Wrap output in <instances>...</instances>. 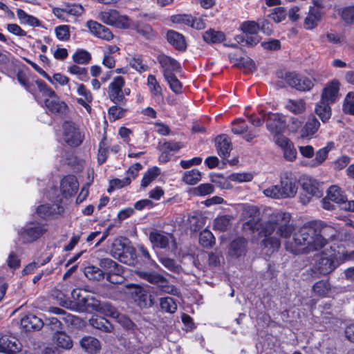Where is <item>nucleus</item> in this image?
I'll list each match as a JSON object with an SVG mask.
<instances>
[{"label": "nucleus", "instance_id": "19", "mask_svg": "<svg viewBox=\"0 0 354 354\" xmlns=\"http://www.w3.org/2000/svg\"><path fill=\"white\" fill-rule=\"evenodd\" d=\"M323 12L319 7H311L309 10L307 17L304 19V27L308 30L315 28L321 21Z\"/></svg>", "mask_w": 354, "mask_h": 354}, {"label": "nucleus", "instance_id": "48", "mask_svg": "<svg viewBox=\"0 0 354 354\" xmlns=\"http://www.w3.org/2000/svg\"><path fill=\"white\" fill-rule=\"evenodd\" d=\"M313 289L317 295L325 297L330 290V284L328 281L321 280L315 283Z\"/></svg>", "mask_w": 354, "mask_h": 354}, {"label": "nucleus", "instance_id": "38", "mask_svg": "<svg viewBox=\"0 0 354 354\" xmlns=\"http://www.w3.org/2000/svg\"><path fill=\"white\" fill-rule=\"evenodd\" d=\"M59 212V207L57 204L43 205L37 209V214L41 218H47Z\"/></svg>", "mask_w": 354, "mask_h": 354}, {"label": "nucleus", "instance_id": "60", "mask_svg": "<svg viewBox=\"0 0 354 354\" xmlns=\"http://www.w3.org/2000/svg\"><path fill=\"white\" fill-rule=\"evenodd\" d=\"M55 32L59 40L67 41L70 38L69 26L67 25L57 26L55 29Z\"/></svg>", "mask_w": 354, "mask_h": 354}, {"label": "nucleus", "instance_id": "16", "mask_svg": "<svg viewBox=\"0 0 354 354\" xmlns=\"http://www.w3.org/2000/svg\"><path fill=\"white\" fill-rule=\"evenodd\" d=\"M87 27L93 35L100 39L109 41L113 37V35L109 28L97 21H88L87 22Z\"/></svg>", "mask_w": 354, "mask_h": 354}, {"label": "nucleus", "instance_id": "57", "mask_svg": "<svg viewBox=\"0 0 354 354\" xmlns=\"http://www.w3.org/2000/svg\"><path fill=\"white\" fill-rule=\"evenodd\" d=\"M160 261L166 268L171 272L179 273L181 270V267L172 259L162 257L160 259Z\"/></svg>", "mask_w": 354, "mask_h": 354}, {"label": "nucleus", "instance_id": "30", "mask_svg": "<svg viewBox=\"0 0 354 354\" xmlns=\"http://www.w3.org/2000/svg\"><path fill=\"white\" fill-rule=\"evenodd\" d=\"M246 240L243 238L234 239L230 244L229 254L232 257H239L245 252Z\"/></svg>", "mask_w": 354, "mask_h": 354}, {"label": "nucleus", "instance_id": "42", "mask_svg": "<svg viewBox=\"0 0 354 354\" xmlns=\"http://www.w3.org/2000/svg\"><path fill=\"white\" fill-rule=\"evenodd\" d=\"M160 173V171L157 167H153L148 169L142 178L141 187H147L149 186V184L158 176Z\"/></svg>", "mask_w": 354, "mask_h": 354}, {"label": "nucleus", "instance_id": "41", "mask_svg": "<svg viewBox=\"0 0 354 354\" xmlns=\"http://www.w3.org/2000/svg\"><path fill=\"white\" fill-rule=\"evenodd\" d=\"M231 225V216L227 215L220 216L214 221V230L221 232L226 231Z\"/></svg>", "mask_w": 354, "mask_h": 354}, {"label": "nucleus", "instance_id": "31", "mask_svg": "<svg viewBox=\"0 0 354 354\" xmlns=\"http://www.w3.org/2000/svg\"><path fill=\"white\" fill-rule=\"evenodd\" d=\"M167 39L169 43L173 45L178 50H184L186 48V44L183 35L174 31L169 30L167 33Z\"/></svg>", "mask_w": 354, "mask_h": 354}, {"label": "nucleus", "instance_id": "10", "mask_svg": "<svg viewBox=\"0 0 354 354\" xmlns=\"http://www.w3.org/2000/svg\"><path fill=\"white\" fill-rule=\"evenodd\" d=\"M286 79L287 83L290 86L299 91H308L314 86V83L312 80L296 73L288 74Z\"/></svg>", "mask_w": 354, "mask_h": 354}, {"label": "nucleus", "instance_id": "9", "mask_svg": "<svg viewBox=\"0 0 354 354\" xmlns=\"http://www.w3.org/2000/svg\"><path fill=\"white\" fill-rule=\"evenodd\" d=\"M267 129L273 135L282 133L286 127V119L279 113H264Z\"/></svg>", "mask_w": 354, "mask_h": 354}, {"label": "nucleus", "instance_id": "21", "mask_svg": "<svg viewBox=\"0 0 354 354\" xmlns=\"http://www.w3.org/2000/svg\"><path fill=\"white\" fill-rule=\"evenodd\" d=\"M216 146L218 155L223 158H227L232 149L231 140L226 135H221L216 138Z\"/></svg>", "mask_w": 354, "mask_h": 354}, {"label": "nucleus", "instance_id": "23", "mask_svg": "<svg viewBox=\"0 0 354 354\" xmlns=\"http://www.w3.org/2000/svg\"><path fill=\"white\" fill-rule=\"evenodd\" d=\"M303 189L310 196L321 197L322 192L319 188V183L317 180L307 177L302 181Z\"/></svg>", "mask_w": 354, "mask_h": 354}, {"label": "nucleus", "instance_id": "37", "mask_svg": "<svg viewBox=\"0 0 354 354\" xmlns=\"http://www.w3.org/2000/svg\"><path fill=\"white\" fill-rule=\"evenodd\" d=\"M203 39L209 44L220 43L225 40V34L221 31H216L213 29H209L205 31L203 34Z\"/></svg>", "mask_w": 354, "mask_h": 354}, {"label": "nucleus", "instance_id": "28", "mask_svg": "<svg viewBox=\"0 0 354 354\" xmlns=\"http://www.w3.org/2000/svg\"><path fill=\"white\" fill-rule=\"evenodd\" d=\"M81 346L89 353H96L101 348L98 339L93 337H85L80 341Z\"/></svg>", "mask_w": 354, "mask_h": 354}, {"label": "nucleus", "instance_id": "49", "mask_svg": "<svg viewBox=\"0 0 354 354\" xmlns=\"http://www.w3.org/2000/svg\"><path fill=\"white\" fill-rule=\"evenodd\" d=\"M214 236L209 230H205L200 233L199 242L203 247H212L214 243Z\"/></svg>", "mask_w": 354, "mask_h": 354}, {"label": "nucleus", "instance_id": "4", "mask_svg": "<svg viewBox=\"0 0 354 354\" xmlns=\"http://www.w3.org/2000/svg\"><path fill=\"white\" fill-rule=\"evenodd\" d=\"M125 80L122 76L113 78L108 86L109 99L115 104H124L126 102L125 95H129L131 91L124 88Z\"/></svg>", "mask_w": 354, "mask_h": 354}, {"label": "nucleus", "instance_id": "25", "mask_svg": "<svg viewBox=\"0 0 354 354\" xmlns=\"http://www.w3.org/2000/svg\"><path fill=\"white\" fill-rule=\"evenodd\" d=\"M333 147V142H329L324 147L317 151L315 159L310 162L311 167H317L321 165L326 160L329 151H330Z\"/></svg>", "mask_w": 354, "mask_h": 354}, {"label": "nucleus", "instance_id": "43", "mask_svg": "<svg viewBox=\"0 0 354 354\" xmlns=\"http://www.w3.org/2000/svg\"><path fill=\"white\" fill-rule=\"evenodd\" d=\"M84 274L90 280L99 281L103 279L104 276L103 271L100 268L93 266L86 267L84 269Z\"/></svg>", "mask_w": 354, "mask_h": 354}, {"label": "nucleus", "instance_id": "34", "mask_svg": "<svg viewBox=\"0 0 354 354\" xmlns=\"http://www.w3.org/2000/svg\"><path fill=\"white\" fill-rule=\"evenodd\" d=\"M330 103L320 100L315 107V113L323 122H326L331 116Z\"/></svg>", "mask_w": 354, "mask_h": 354}, {"label": "nucleus", "instance_id": "6", "mask_svg": "<svg viewBox=\"0 0 354 354\" xmlns=\"http://www.w3.org/2000/svg\"><path fill=\"white\" fill-rule=\"evenodd\" d=\"M64 141L71 147H77L83 141L84 135L73 122L66 121L62 125Z\"/></svg>", "mask_w": 354, "mask_h": 354}, {"label": "nucleus", "instance_id": "46", "mask_svg": "<svg viewBox=\"0 0 354 354\" xmlns=\"http://www.w3.org/2000/svg\"><path fill=\"white\" fill-rule=\"evenodd\" d=\"M201 173L198 169H192L184 173L183 180L187 185H195L201 180Z\"/></svg>", "mask_w": 354, "mask_h": 354}, {"label": "nucleus", "instance_id": "62", "mask_svg": "<svg viewBox=\"0 0 354 354\" xmlns=\"http://www.w3.org/2000/svg\"><path fill=\"white\" fill-rule=\"evenodd\" d=\"M129 64L133 68L140 73L146 71L147 70V66L143 64L141 56H134L132 57L129 62Z\"/></svg>", "mask_w": 354, "mask_h": 354}, {"label": "nucleus", "instance_id": "40", "mask_svg": "<svg viewBox=\"0 0 354 354\" xmlns=\"http://www.w3.org/2000/svg\"><path fill=\"white\" fill-rule=\"evenodd\" d=\"M101 301L95 299V297L86 295L83 299H82V308L84 310L86 311H97L100 308V304Z\"/></svg>", "mask_w": 354, "mask_h": 354}, {"label": "nucleus", "instance_id": "13", "mask_svg": "<svg viewBox=\"0 0 354 354\" xmlns=\"http://www.w3.org/2000/svg\"><path fill=\"white\" fill-rule=\"evenodd\" d=\"M340 83L337 80H333L328 83L323 88L321 100L330 104L335 102L339 99Z\"/></svg>", "mask_w": 354, "mask_h": 354}, {"label": "nucleus", "instance_id": "24", "mask_svg": "<svg viewBox=\"0 0 354 354\" xmlns=\"http://www.w3.org/2000/svg\"><path fill=\"white\" fill-rule=\"evenodd\" d=\"M21 326L26 331L32 330H39L42 326V321L35 315H29L24 317L21 319Z\"/></svg>", "mask_w": 354, "mask_h": 354}, {"label": "nucleus", "instance_id": "35", "mask_svg": "<svg viewBox=\"0 0 354 354\" xmlns=\"http://www.w3.org/2000/svg\"><path fill=\"white\" fill-rule=\"evenodd\" d=\"M181 147L182 146L180 143L176 142L169 141L163 142L160 146L161 150L162 151L160 156V160L165 162L167 161L169 159V153L170 152L178 151Z\"/></svg>", "mask_w": 354, "mask_h": 354}, {"label": "nucleus", "instance_id": "59", "mask_svg": "<svg viewBox=\"0 0 354 354\" xmlns=\"http://www.w3.org/2000/svg\"><path fill=\"white\" fill-rule=\"evenodd\" d=\"M214 190V188L212 184L204 183L194 188V194L196 196H206L213 193Z\"/></svg>", "mask_w": 354, "mask_h": 354}, {"label": "nucleus", "instance_id": "18", "mask_svg": "<svg viewBox=\"0 0 354 354\" xmlns=\"http://www.w3.org/2000/svg\"><path fill=\"white\" fill-rule=\"evenodd\" d=\"M79 184L74 176H65L60 183V189L65 197L72 196L78 189Z\"/></svg>", "mask_w": 354, "mask_h": 354}, {"label": "nucleus", "instance_id": "17", "mask_svg": "<svg viewBox=\"0 0 354 354\" xmlns=\"http://www.w3.org/2000/svg\"><path fill=\"white\" fill-rule=\"evenodd\" d=\"M172 239V234L158 230L151 232L149 234V240L153 245L159 248H167Z\"/></svg>", "mask_w": 354, "mask_h": 354}, {"label": "nucleus", "instance_id": "2", "mask_svg": "<svg viewBox=\"0 0 354 354\" xmlns=\"http://www.w3.org/2000/svg\"><path fill=\"white\" fill-rule=\"evenodd\" d=\"M298 186L296 178L291 173L282 174L279 185H272L263 190V194L274 198L294 197L297 193Z\"/></svg>", "mask_w": 354, "mask_h": 354}, {"label": "nucleus", "instance_id": "14", "mask_svg": "<svg viewBox=\"0 0 354 354\" xmlns=\"http://www.w3.org/2000/svg\"><path fill=\"white\" fill-rule=\"evenodd\" d=\"M125 247V244L122 243V241L120 239H115L112 243L111 246V252L113 255V257H118L120 259V261L124 263L128 264V265H133L135 263L136 261V254L134 249L131 248L128 250L129 251V253L131 254V259H125V257L124 254H122L124 249Z\"/></svg>", "mask_w": 354, "mask_h": 354}, {"label": "nucleus", "instance_id": "3", "mask_svg": "<svg viewBox=\"0 0 354 354\" xmlns=\"http://www.w3.org/2000/svg\"><path fill=\"white\" fill-rule=\"evenodd\" d=\"M40 92L48 98L45 99L44 104L47 109L53 113L63 114L67 110V105L62 101L55 92L41 81H37Z\"/></svg>", "mask_w": 354, "mask_h": 354}, {"label": "nucleus", "instance_id": "29", "mask_svg": "<svg viewBox=\"0 0 354 354\" xmlns=\"http://www.w3.org/2000/svg\"><path fill=\"white\" fill-rule=\"evenodd\" d=\"M17 16L21 24L28 25L31 27H39L41 26V22L37 18L28 15L22 9L17 10Z\"/></svg>", "mask_w": 354, "mask_h": 354}, {"label": "nucleus", "instance_id": "15", "mask_svg": "<svg viewBox=\"0 0 354 354\" xmlns=\"http://www.w3.org/2000/svg\"><path fill=\"white\" fill-rule=\"evenodd\" d=\"M232 131L234 134H243V138L247 142H251L258 135L255 130H248V126L241 119H237L232 123Z\"/></svg>", "mask_w": 354, "mask_h": 354}, {"label": "nucleus", "instance_id": "39", "mask_svg": "<svg viewBox=\"0 0 354 354\" xmlns=\"http://www.w3.org/2000/svg\"><path fill=\"white\" fill-rule=\"evenodd\" d=\"M187 224L191 231L197 232L203 227L204 219L201 215L194 213L189 215Z\"/></svg>", "mask_w": 354, "mask_h": 354}, {"label": "nucleus", "instance_id": "56", "mask_svg": "<svg viewBox=\"0 0 354 354\" xmlns=\"http://www.w3.org/2000/svg\"><path fill=\"white\" fill-rule=\"evenodd\" d=\"M286 12L282 7H277L272 10L269 17L276 23H280L286 17Z\"/></svg>", "mask_w": 354, "mask_h": 354}, {"label": "nucleus", "instance_id": "55", "mask_svg": "<svg viewBox=\"0 0 354 354\" xmlns=\"http://www.w3.org/2000/svg\"><path fill=\"white\" fill-rule=\"evenodd\" d=\"M242 30L250 35H256L260 30V24L254 21H248L242 24Z\"/></svg>", "mask_w": 354, "mask_h": 354}, {"label": "nucleus", "instance_id": "26", "mask_svg": "<svg viewBox=\"0 0 354 354\" xmlns=\"http://www.w3.org/2000/svg\"><path fill=\"white\" fill-rule=\"evenodd\" d=\"M285 107L290 112L295 115L302 114L306 111V103L304 100L297 99L287 100Z\"/></svg>", "mask_w": 354, "mask_h": 354}, {"label": "nucleus", "instance_id": "44", "mask_svg": "<svg viewBox=\"0 0 354 354\" xmlns=\"http://www.w3.org/2000/svg\"><path fill=\"white\" fill-rule=\"evenodd\" d=\"M68 72L75 75L80 81L87 82L89 80L87 69L77 65H72L68 68Z\"/></svg>", "mask_w": 354, "mask_h": 354}, {"label": "nucleus", "instance_id": "27", "mask_svg": "<svg viewBox=\"0 0 354 354\" xmlns=\"http://www.w3.org/2000/svg\"><path fill=\"white\" fill-rule=\"evenodd\" d=\"M124 272L123 267L118 264L106 274V280L113 284L122 283L125 280Z\"/></svg>", "mask_w": 354, "mask_h": 354}, {"label": "nucleus", "instance_id": "22", "mask_svg": "<svg viewBox=\"0 0 354 354\" xmlns=\"http://www.w3.org/2000/svg\"><path fill=\"white\" fill-rule=\"evenodd\" d=\"M77 93L79 95L82 96L83 98H78L77 102L78 104L84 106L88 111H90L91 109L89 104L93 101V97L91 92L86 88V86L82 84H77Z\"/></svg>", "mask_w": 354, "mask_h": 354}, {"label": "nucleus", "instance_id": "12", "mask_svg": "<svg viewBox=\"0 0 354 354\" xmlns=\"http://www.w3.org/2000/svg\"><path fill=\"white\" fill-rule=\"evenodd\" d=\"M21 349V344L16 337L8 335L0 337V353L16 354Z\"/></svg>", "mask_w": 354, "mask_h": 354}, {"label": "nucleus", "instance_id": "50", "mask_svg": "<svg viewBox=\"0 0 354 354\" xmlns=\"http://www.w3.org/2000/svg\"><path fill=\"white\" fill-rule=\"evenodd\" d=\"M57 346L65 349H69L73 346L72 341L68 335L62 332H59L55 337Z\"/></svg>", "mask_w": 354, "mask_h": 354}, {"label": "nucleus", "instance_id": "47", "mask_svg": "<svg viewBox=\"0 0 354 354\" xmlns=\"http://www.w3.org/2000/svg\"><path fill=\"white\" fill-rule=\"evenodd\" d=\"M160 305L162 310L166 313H174L177 310V304L174 299L170 297L161 298Z\"/></svg>", "mask_w": 354, "mask_h": 354}, {"label": "nucleus", "instance_id": "1", "mask_svg": "<svg viewBox=\"0 0 354 354\" xmlns=\"http://www.w3.org/2000/svg\"><path fill=\"white\" fill-rule=\"evenodd\" d=\"M290 220L289 213L277 212L259 225L258 220L253 218L247 222V225L253 231L260 230V234L264 236L262 245L268 249V252H277L281 247L280 238H282L286 240V249L294 254L323 250L316 268L322 274L333 271L338 263L337 254L332 246H326L335 237L336 230L323 221H313L304 224L295 232Z\"/></svg>", "mask_w": 354, "mask_h": 354}, {"label": "nucleus", "instance_id": "32", "mask_svg": "<svg viewBox=\"0 0 354 354\" xmlns=\"http://www.w3.org/2000/svg\"><path fill=\"white\" fill-rule=\"evenodd\" d=\"M90 324L95 328L105 333H112L113 325L105 318L101 317H92L89 320Z\"/></svg>", "mask_w": 354, "mask_h": 354}, {"label": "nucleus", "instance_id": "11", "mask_svg": "<svg viewBox=\"0 0 354 354\" xmlns=\"http://www.w3.org/2000/svg\"><path fill=\"white\" fill-rule=\"evenodd\" d=\"M157 61L162 69L165 78L174 75L180 68V64L176 60L165 54L158 55Z\"/></svg>", "mask_w": 354, "mask_h": 354}, {"label": "nucleus", "instance_id": "63", "mask_svg": "<svg viewBox=\"0 0 354 354\" xmlns=\"http://www.w3.org/2000/svg\"><path fill=\"white\" fill-rule=\"evenodd\" d=\"M274 140L275 143L282 149H285L287 148L289 145H292V142L286 136H283L281 133H278L274 135Z\"/></svg>", "mask_w": 354, "mask_h": 354}, {"label": "nucleus", "instance_id": "54", "mask_svg": "<svg viewBox=\"0 0 354 354\" xmlns=\"http://www.w3.org/2000/svg\"><path fill=\"white\" fill-rule=\"evenodd\" d=\"M343 111L345 113L354 115V93L349 92L343 104Z\"/></svg>", "mask_w": 354, "mask_h": 354}, {"label": "nucleus", "instance_id": "33", "mask_svg": "<svg viewBox=\"0 0 354 354\" xmlns=\"http://www.w3.org/2000/svg\"><path fill=\"white\" fill-rule=\"evenodd\" d=\"M136 273L141 279L158 286L160 283H166V278L155 272L137 271Z\"/></svg>", "mask_w": 354, "mask_h": 354}, {"label": "nucleus", "instance_id": "58", "mask_svg": "<svg viewBox=\"0 0 354 354\" xmlns=\"http://www.w3.org/2000/svg\"><path fill=\"white\" fill-rule=\"evenodd\" d=\"M169 85L170 88L176 94L182 92V84L176 77L175 74L165 78Z\"/></svg>", "mask_w": 354, "mask_h": 354}, {"label": "nucleus", "instance_id": "51", "mask_svg": "<svg viewBox=\"0 0 354 354\" xmlns=\"http://www.w3.org/2000/svg\"><path fill=\"white\" fill-rule=\"evenodd\" d=\"M99 307L100 308L97 311L99 313L113 318L115 317H118V310L111 304L106 302H101Z\"/></svg>", "mask_w": 354, "mask_h": 354}, {"label": "nucleus", "instance_id": "53", "mask_svg": "<svg viewBox=\"0 0 354 354\" xmlns=\"http://www.w3.org/2000/svg\"><path fill=\"white\" fill-rule=\"evenodd\" d=\"M91 57L88 52L84 50H78L73 55L74 62L79 64H85L89 62Z\"/></svg>", "mask_w": 354, "mask_h": 354}, {"label": "nucleus", "instance_id": "52", "mask_svg": "<svg viewBox=\"0 0 354 354\" xmlns=\"http://www.w3.org/2000/svg\"><path fill=\"white\" fill-rule=\"evenodd\" d=\"M339 14L345 24H354V6L345 7L339 10Z\"/></svg>", "mask_w": 354, "mask_h": 354}, {"label": "nucleus", "instance_id": "5", "mask_svg": "<svg viewBox=\"0 0 354 354\" xmlns=\"http://www.w3.org/2000/svg\"><path fill=\"white\" fill-rule=\"evenodd\" d=\"M47 226L39 223H28L19 232L20 239L26 243H32L47 232Z\"/></svg>", "mask_w": 354, "mask_h": 354}, {"label": "nucleus", "instance_id": "7", "mask_svg": "<svg viewBox=\"0 0 354 354\" xmlns=\"http://www.w3.org/2000/svg\"><path fill=\"white\" fill-rule=\"evenodd\" d=\"M100 19L105 24L118 28L126 29L130 26V19L126 15H122L116 10L102 12Z\"/></svg>", "mask_w": 354, "mask_h": 354}, {"label": "nucleus", "instance_id": "64", "mask_svg": "<svg viewBox=\"0 0 354 354\" xmlns=\"http://www.w3.org/2000/svg\"><path fill=\"white\" fill-rule=\"evenodd\" d=\"M158 288L162 292L165 293L177 296L180 294L179 290L174 285L169 284L167 279L166 283H160Z\"/></svg>", "mask_w": 354, "mask_h": 354}, {"label": "nucleus", "instance_id": "8", "mask_svg": "<svg viewBox=\"0 0 354 354\" xmlns=\"http://www.w3.org/2000/svg\"><path fill=\"white\" fill-rule=\"evenodd\" d=\"M125 287L131 290V297L140 307L149 308L153 305L151 296L149 295L148 292L142 286L134 283H128L125 285Z\"/></svg>", "mask_w": 354, "mask_h": 354}, {"label": "nucleus", "instance_id": "36", "mask_svg": "<svg viewBox=\"0 0 354 354\" xmlns=\"http://www.w3.org/2000/svg\"><path fill=\"white\" fill-rule=\"evenodd\" d=\"M328 198L340 205L345 201L346 196L342 190L337 185L330 186L327 192Z\"/></svg>", "mask_w": 354, "mask_h": 354}, {"label": "nucleus", "instance_id": "61", "mask_svg": "<svg viewBox=\"0 0 354 354\" xmlns=\"http://www.w3.org/2000/svg\"><path fill=\"white\" fill-rule=\"evenodd\" d=\"M136 30L138 33L147 39H150L153 37V29L149 25L139 24L136 26Z\"/></svg>", "mask_w": 354, "mask_h": 354}, {"label": "nucleus", "instance_id": "20", "mask_svg": "<svg viewBox=\"0 0 354 354\" xmlns=\"http://www.w3.org/2000/svg\"><path fill=\"white\" fill-rule=\"evenodd\" d=\"M320 126L319 120L315 116H310L300 130L302 138H311L318 131Z\"/></svg>", "mask_w": 354, "mask_h": 354}, {"label": "nucleus", "instance_id": "45", "mask_svg": "<svg viewBox=\"0 0 354 354\" xmlns=\"http://www.w3.org/2000/svg\"><path fill=\"white\" fill-rule=\"evenodd\" d=\"M147 84L149 87L151 95L154 97H160L162 96V88L158 82L156 77L153 75H149L147 77Z\"/></svg>", "mask_w": 354, "mask_h": 354}]
</instances>
